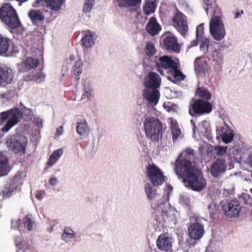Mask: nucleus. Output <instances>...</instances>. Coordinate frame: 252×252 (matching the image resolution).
I'll use <instances>...</instances> for the list:
<instances>
[{"label": "nucleus", "instance_id": "6", "mask_svg": "<svg viewBox=\"0 0 252 252\" xmlns=\"http://www.w3.org/2000/svg\"><path fill=\"white\" fill-rule=\"evenodd\" d=\"M23 117L22 112L18 108H14L0 113V124L8 119L1 129L3 132H8L13 126L17 124Z\"/></svg>", "mask_w": 252, "mask_h": 252}, {"label": "nucleus", "instance_id": "12", "mask_svg": "<svg viewBox=\"0 0 252 252\" xmlns=\"http://www.w3.org/2000/svg\"><path fill=\"white\" fill-rule=\"evenodd\" d=\"M227 167L226 160L222 158H219L212 163L209 169V171L214 178L219 179L225 173Z\"/></svg>", "mask_w": 252, "mask_h": 252}, {"label": "nucleus", "instance_id": "32", "mask_svg": "<svg viewBox=\"0 0 252 252\" xmlns=\"http://www.w3.org/2000/svg\"><path fill=\"white\" fill-rule=\"evenodd\" d=\"M94 33L93 32L87 31L82 39L83 45L86 48L91 47L94 43Z\"/></svg>", "mask_w": 252, "mask_h": 252}, {"label": "nucleus", "instance_id": "63", "mask_svg": "<svg viewBox=\"0 0 252 252\" xmlns=\"http://www.w3.org/2000/svg\"><path fill=\"white\" fill-rule=\"evenodd\" d=\"M18 52V50L17 48L16 47H14L11 51V54L12 55H13V54L17 53Z\"/></svg>", "mask_w": 252, "mask_h": 252}, {"label": "nucleus", "instance_id": "47", "mask_svg": "<svg viewBox=\"0 0 252 252\" xmlns=\"http://www.w3.org/2000/svg\"><path fill=\"white\" fill-rule=\"evenodd\" d=\"M214 150L217 156H222L228 152L227 146H215Z\"/></svg>", "mask_w": 252, "mask_h": 252}, {"label": "nucleus", "instance_id": "30", "mask_svg": "<svg viewBox=\"0 0 252 252\" xmlns=\"http://www.w3.org/2000/svg\"><path fill=\"white\" fill-rule=\"evenodd\" d=\"M195 95L198 97L197 99L208 101L212 97L211 92L204 87H198L195 92Z\"/></svg>", "mask_w": 252, "mask_h": 252}, {"label": "nucleus", "instance_id": "24", "mask_svg": "<svg viewBox=\"0 0 252 252\" xmlns=\"http://www.w3.org/2000/svg\"><path fill=\"white\" fill-rule=\"evenodd\" d=\"M201 57H197L194 61V67L196 73L200 75L208 72L209 66L206 62L200 61Z\"/></svg>", "mask_w": 252, "mask_h": 252}, {"label": "nucleus", "instance_id": "35", "mask_svg": "<svg viewBox=\"0 0 252 252\" xmlns=\"http://www.w3.org/2000/svg\"><path fill=\"white\" fill-rule=\"evenodd\" d=\"M15 241L18 250L17 252H32L31 247L25 241L21 240L20 237H16Z\"/></svg>", "mask_w": 252, "mask_h": 252}, {"label": "nucleus", "instance_id": "29", "mask_svg": "<svg viewBox=\"0 0 252 252\" xmlns=\"http://www.w3.org/2000/svg\"><path fill=\"white\" fill-rule=\"evenodd\" d=\"M170 128L173 142L177 141L183 137V135L181 130L179 127L176 122L171 121Z\"/></svg>", "mask_w": 252, "mask_h": 252}, {"label": "nucleus", "instance_id": "64", "mask_svg": "<svg viewBox=\"0 0 252 252\" xmlns=\"http://www.w3.org/2000/svg\"><path fill=\"white\" fill-rule=\"evenodd\" d=\"M243 13V10H241V12H237L235 15V16H234V18L235 19L238 18L239 17V16H240L241 14H242Z\"/></svg>", "mask_w": 252, "mask_h": 252}, {"label": "nucleus", "instance_id": "10", "mask_svg": "<svg viewBox=\"0 0 252 252\" xmlns=\"http://www.w3.org/2000/svg\"><path fill=\"white\" fill-rule=\"evenodd\" d=\"M146 175L154 186H158L163 184L164 176L162 171L155 164H148L146 169Z\"/></svg>", "mask_w": 252, "mask_h": 252}, {"label": "nucleus", "instance_id": "60", "mask_svg": "<svg viewBox=\"0 0 252 252\" xmlns=\"http://www.w3.org/2000/svg\"><path fill=\"white\" fill-rule=\"evenodd\" d=\"M35 197L38 200H41L42 198V194L40 192H38L35 194Z\"/></svg>", "mask_w": 252, "mask_h": 252}, {"label": "nucleus", "instance_id": "56", "mask_svg": "<svg viewBox=\"0 0 252 252\" xmlns=\"http://www.w3.org/2000/svg\"><path fill=\"white\" fill-rule=\"evenodd\" d=\"M63 133V126H60L58 127L56 129V135L60 136L62 135Z\"/></svg>", "mask_w": 252, "mask_h": 252}, {"label": "nucleus", "instance_id": "62", "mask_svg": "<svg viewBox=\"0 0 252 252\" xmlns=\"http://www.w3.org/2000/svg\"><path fill=\"white\" fill-rule=\"evenodd\" d=\"M195 244H196V242L195 241H194L192 243H191L189 240L187 241L188 246L189 248H191L192 246H194Z\"/></svg>", "mask_w": 252, "mask_h": 252}, {"label": "nucleus", "instance_id": "28", "mask_svg": "<svg viewBox=\"0 0 252 252\" xmlns=\"http://www.w3.org/2000/svg\"><path fill=\"white\" fill-rule=\"evenodd\" d=\"M28 16L34 24H37V23L43 21L45 19L41 10L31 9L29 12Z\"/></svg>", "mask_w": 252, "mask_h": 252}, {"label": "nucleus", "instance_id": "36", "mask_svg": "<svg viewBox=\"0 0 252 252\" xmlns=\"http://www.w3.org/2000/svg\"><path fill=\"white\" fill-rule=\"evenodd\" d=\"M204 9L206 13V14H208V10H212L214 16H220V9L219 7L215 3L213 4L212 3H210L209 2H205L203 4Z\"/></svg>", "mask_w": 252, "mask_h": 252}, {"label": "nucleus", "instance_id": "53", "mask_svg": "<svg viewBox=\"0 0 252 252\" xmlns=\"http://www.w3.org/2000/svg\"><path fill=\"white\" fill-rule=\"evenodd\" d=\"M47 0H36L32 6L34 7H37L40 5H42L45 3L46 6H47Z\"/></svg>", "mask_w": 252, "mask_h": 252}, {"label": "nucleus", "instance_id": "43", "mask_svg": "<svg viewBox=\"0 0 252 252\" xmlns=\"http://www.w3.org/2000/svg\"><path fill=\"white\" fill-rule=\"evenodd\" d=\"M240 156L241 158V161L246 158V156H249L252 152V148L248 145H240Z\"/></svg>", "mask_w": 252, "mask_h": 252}, {"label": "nucleus", "instance_id": "22", "mask_svg": "<svg viewBox=\"0 0 252 252\" xmlns=\"http://www.w3.org/2000/svg\"><path fill=\"white\" fill-rule=\"evenodd\" d=\"M240 145H235L229 148L227 153V156L231 162H236L240 163L241 162V158L240 156Z\"/></svg>", "mask_w": 252, "mask_h": 252}, {"label": "nucleus", "instance_id": "50", "mask_svg": "<svg viewBox=\"0 0 252 252\" xmlns=\"http://www.w3.org/2000/svg\"><path fill=\"white\" fill-rule=\"evenodd\" d=\"M243 201L245 204L250 206L252 205V198L248 194H245L243 195L242 198Z\"/></svg>", "mask_w": 252, "mask_h": 252}, {"label": "nucleus", "instance_id": "55", "mask_svg": "<svg viewBox=\"0 0 252 252\" xmlns=\"http://www.w3.org/2000/svg\"><path fill=\"white\" fill-rule=\"evenodd\" d=\"M49 183L51 186H55L58 183L57 179L55 177H52L50 179Z\"/></svg>", "mask_w": 252, "mask_h": 252}, {"label": "nucleus", "instance_id": "59", "mask_svg": "<svg viewBox=\"0 0 252 252\" xmlns=\"http://www.w3.org/2000/svg\"><path fill=\"white\" fill-rule=\"evenodd\" d=\"M0 97L1 98H5L6 100H8V97H9V95L7 93L1 94H0Z\"/></svg>", "mask_w": 252, "mask_h": 252}, {"label": "nucleus", "instance_id": "39", "mask_svg": "<svg viewBox=\"0 0 252 252\" xmlns=\"http://www.w3.org/2000/svg\"><path fill=\"white\" fill-rule=\"evenodd\" d=\"M63 154V150L61 148L55 150L50 156L48 165L52 166Z\"/></svg>", "mask_w": 252, "mask_h": 252}, {"label": "nucleus", "instance_id": "37", "mask_svg": "<svg viewBox=\"0 0 252 252\" xmlns=\"http://www.w3.org/2000/svg\"><path fill=\"white\" fill-rule=\"evenodd\" d=\"M142 0H117L118 6L120 7H135L141 2Z\"/></svg>", "mask_w": 252, "mask_h": 252}, {"label": "nucleus", "instance_id": "7", "mask_svg": "<svg viewBox=\"0 0 252 252\" xmlns=\"http://www.w3.org/2000/svg\"><path fill=\"white\" fill-rule=\"evenodd\" d=\"M27 138L22 135H13L6 141L8 148L16 154L22 155L26 152Z\"/></svg>", "mask_w": 252, "mask_h": 252}, {"label": "nucleus", "instance_id": "51", "mask_svg": "<svg viewBox=\"0 0 252 252\" xmlns=\"http://www.w3.org/2000/svg\"><path fill=\"white\" fill-rule=\"evenodd\" d=\"M183 155V156L186 157H189L190 156H193L194 151L191 149H186L184 152L181 154Z\"/></svg>", "mask_w": 252, "mask_h": 252}, {"label": "nucleus", "instance_id": "14", "mask_svg": "<svg viewBox=\"0 0 252 252\" xmlns=\"http://www.w3.org/2000/svg\"><path fill=\"white\" fill-rule=\"evenodd\" d=\"M173 25L177 31L185 35L188 32L187 17L180 12H177L172 18Z\"/></svg>", "mask_w": 252, "mask_h": 252}, {"label": "nucleus", "instance_id": "25", "mask_svg": "<svg viewBox=\"0 0 252 252\" xmlns=\"http://www.w3.org/2000/svg\"><path fill=\"white\" fill-rule=\"evenodd\" d=\"M161 30V26L158 23L155 18L150 19L146 26L147 32L152 35H156Z\"/></svg>", "mask_w": 252, "mask_h": 252}, {"label": "nucleus", "instance_id": "15", "mask_svg": "<svg viewBox=\"0 0 252 252\" xmlns=\"http://www.w3.org/2000/svg\"><path fill=\"white\" fill-rule=\"evenodd\" d=\"M173 240L168 234H161L156 241L157 248L161 251L171 252Z\"/></svg>", "mask_w": 252, "mask_h": 252}, {"label": "nucleus", "instance_id": "44", "mask_svg": "<svg viewBox=\"0 0 252 252\" xmlns=\"http://www.w3.org/2000/svg\"><path fill=\"white\" fill-rule=\"evenodd\" d=\"M209 42V38L205 37H201L199 48L200 51L203 55L206 54L208 52Z\"/></svg>", "mask_w": 252, "mask_h": 252}, {"label": "nucleus", "instance_id": "18", "mask_svg": "<svg viewBox=\"0 0 252 252\" xmlns=\"http://www.w3.org/2000/svg\"><path fill=\"white\" fill-rule=\"evenodd\" d=\"M163 45L165 48L169 51L175 53H179L180 51V46L175 36L172 35L166 36L163 40Z\"/></svg>", "mask_w": 252, "mask_h": 252}, {"label": "nucleus", "instance_id": "48", "mask_svg": "<svg viewBox=\"0 0 252 252\" xmlns=\"http://www.w3.org/2000/svg\"><path fill=\"white\" fill-rule=\"evenodd\" d=\"M94 0H86L83 6L84 12L88 13L91 11Z\"/></svg>", "mask_w": 252, "mask_h": 252}, {"label": "nucleus", "instance_id": "33", "mask_svg": "<svg viewBox=\"0 0 252 252\" xmlns=\"http://www.w3.org/2000/svg\"><path fill=\"white\" fill-rule=\"evenodd\" d=\"M8 160L1 153H0V177L6 176L9 172L8 169Z\"/></svg>", "mask_w": 252, "mask_h": 252}, {"label": "nucleus", "instance_id": "58", "mask_svg": "<svg viewBox=\"0 0 252 252\" xmlns=\"http://www.w3.org/2000/svg\"><path fill=\"white\" fill-rule=\"evenodd\" d=\"M198 42L197 39L193 40L191 42L190 44L189 45V48L196 46L198 45Z\"/></svg>", "mask_w": 252, "mask_h": 252}, {"label": "nucleus", "instance_id": "41", "mask_svg": "<svg viewBox=\"0 0 252 252\" xmlns=\"http://www.w3.org/2000/svg\"><path fill=\"white\" fill-rule=\"evenodd\" d=\"M156 8V3L152 1L147 0L143 6V12L148 15L153 13Z\"/></svg>", "mask_w": 252, "mask_h": 252}, {"label": "nucleus", "instance_id": "9", "mask_svg": "<svg viewBox=\"0 0 252 252\" xmlns=\"http://www.w3.org/2000/svg\"><path fill=\"white\" fill-rule=\"evenodd\" d=\"M213 109L212 105L209 101L202 99H195L190 105L189 114L194 117H197L204 114H209Z\"/></svg>", "mask_w": 252, "mask_h": 252}, {"label": "nucleus", "instance_id": "46", "mask_svg": "<svg viewBox=\"0 0 252 252\" xmlns=\"http://www.w3.org/2000/svg\"><path fill=\"white\" fill-rule=\"evenodd\" d=\"M145 52L149 57L153 56L156 52L155 46L151 42H148L145 48Z\"/></svg>", "mask_w": 252, "mask_h": 252}, {"label": "nucleus", "instance_id": "17", "mask_svg": "<svg viewBox=\"0 0 252 252\" xmlns=\"http://www.w3.org/2000/svg\"><path fill=\"white\" fill-rule=\"evenodd\" d=\"M188 234L191 240H199L204 235V227L199 223H192L188 228Z\"/></svg>", "mask_w": 252, "mask_h": 252}, {"label": "nucleus", "instance_id": "45", "mask_svg": "<svg viewBox=\"0 0 252 252\" xmlns=\"http://www.w3.org/2000/svg\"><path fill=\"white\" fill-rule=\"evenodd\" d=\"M198 131L200 132L205 133L206 134H209L210 131V126L209 122L208 121L204 120L198 126Z\"/></svg>", "mask_w": 252, "mask_h": 252}, {"label": "nucleus", "instance_id": "38", "mask_svg": "<svg viewBox=\"0 0 252 252\" xmlns=\"http://www.w3.org/2000/svg\"><path fill=\"white\" fill-rule=\"evenodd\" d=\"M9 38L4 37L0 34V56L5 54L9 48Z\"/></svg>", "mask_w": 252, "mask_h": 252}, {"label": "nucleus", "instance_id": "57", "mask_svg": "<svg viewBox=\"0 0 252 252\" xmlns=\"http://www.w3.org/2000/svg\"><path fill=\"white\" fill-rule=\"evenodd\" d=\"M247 162L248 164L252 167V152L249 155L247 158Z\"/></svg>", "mask_w": 252, "mask_h": 252}, {"label": "nucleus", "instance_id": "52", "mask_svg": "<svg viewBox=\"0 0 252 252\" xmlns=\"http://www.w3.org/2000/svg\"><path fill=\"white\" fill-rule=\"evenodd\" d=\"M203 24H201L199 25L196 28V34L197 38H199V36H200L201 38V35L203 32Z\"/></svg>", "mask_w": 252, "mask_h": 252}, {"label": "nucleus", "instance_id": "26", "mask_svg": "<svg viewBox=\"0 0 252 252\" xmlns=\"http://www.w3.org/2000/svg\"><path fill=\"white\" fill-rule=\"evenodd\" d=\"M82 85L83 86L84 93L81 96L82 99L88 98L91 100L93 97V89L91 86L90 81L86 78L83 81Z\"/></svg>", "mask_w": 252, "mask_h": 252}, {"label": "nucleus", "instance_id": "8", "mask_svg": "<svg viewBox=\"0 0 252 252\" xmlns=\"http://www.w3.org/2000/svg\"><path fill=\"white\" fill-rule=\"evenodd\" d=\"M210 32L214 39L222 40L226 35L224 25L219 16H213L209 24Z\"/></svg>", "mask_w": 252, "mask_h": 252}, {"label": "nucleus", "instance_id": "1", "mask_svg": "<svg viewBox=\"0 0 252 252\" xmlns=\"http://www.w3.org/2000/svg\"><path fill=\"white\" fill-rule=\"evenodd\" d=\"M174 170L178 178H182L186 187L196 191H200L206 188L207 182L202 172L193 166L189 160L186 158L177 159Z\"/></svg>", "mask_w": 252, "mask_h": 252}, {"label": "nucleus", "instance_id": "27", "mask_svg": "<svg viewBox=\"0 0 252 252\" xmlns=\"http://www.w3.org/2000/svg\"><path fill=\"white\" fill-rule=\"evenodd\" d=\"M46 7L51 10V14L59 13L64 0H47Z\"/></svg>", "mask_w": 252, "mask_h": 252}, {"label": "nucleus", "instance_id": "61", "mask_svg": "<svg viewBox=\"0 0 252 252\" xmlns=\"http://www.w3.org/2000/svg\"><path fill=\"white\" fill-rule=\"evenodd\" d=\"M190 123H191V125L193 126V133H195V131L196 130V127L195 123L193 122V121L192 120H191L190 121Z\"/></svg>", "mask_w": 252, "mask_h": 252}, {"label": "nucleus", "instance_id": "13", "mask_svg": "<svg viewBox=\"0 0 252 252\" xmlns=\"http://www.w3.org/2000/svg\"><path fill=\"white\" fill-rule=\"evenodd\" d=\"M241 207L236 199L226 201L222 205V210L226 216L230 218L239 216Z\"/></svg>", "mask_w": 252, "mask_h": 252}, {"label": "nucleus", "instance_id": "34", "mask_svg": "<svg viewBox=\"0 0 252 252\" xmlns=\"http://www.w3.org/2000/svg\"><path fill=\"white\" fill-rule=\"evenodd\" d=\"M76 233L69 227L66 226L64 228L62 234V239L65 243H69L76 236Z\"/></svg>", "mask_w": 252, "mask_h": 252}, {"label": "nucleus", "instance_id": "19", "mask_svg": "<svg viewBox=\"0 0 252 252\" xmlns=\"http://www.w3.org/2000/svg\"><path fill=\"white\" fill-rule=\"evenodd\" d=\"M216 131L225 143H230L234 138V135L233 132L228 129L227 126H218L217 127Z\"/></svg>", "mask_w": 252, "mask_h": 252}, {"label": "nucleus", "instance_id": "40", "mask_svg": "<svg viewBox=\"0 0 252 252\" xmlns=\"http://www.w3.org/2000/svg\"><path fill=\"white\" fill-rule=\"evenodd\" d=\"M76 130L80 135H84L87 134L89 131V126L85 121L77 123Z\"/></svg>", "mask_w": 252, "mask_h": 252}, {"label": "nucleus", "instance_id": "2", "mask_svg": "<svg viewBox=\"0 0 252 252\" xmlns=\"http://www.w3.org/2000/svg\"><path fill=\"white\" fill-rule=\"evenodd\" d=\"M161 80L158 74L154 72H149L144 78L143 84L146 89L143 94L151 106H155L158 102L159 92L158 88L160 86Z\"/></svg>", "mask_w": 252, "mask_h": 252}, {"label": "nucleus", "instance_id": "20", "mask_svg": "<svg viewBox=\"0 0 252 252\" xmlns=\"http://www.w3.org/2000/svg\"><path fill=\"white\" fill-rule=\"evenodd\" d=\"M39 63V61L37 59L32 58H28L21 64H19V70L20 72H25L27 70L34 69L38 66Z\"/></svg>", "mask_w": 252, "mask_h": 252}, {"label": "nucleus", "instance_id": "3", "mask_svg": "<svg viewBox=\"0 0 252 252\" xmlns=\"http://www.w3.org/2000/svg\"><path fill=\"white\" fill-rule=\"evenodd\" d=\"M153 186L149 183L145 184L144 190L146 196L151 203V207L155 211L156 215L165 217L167 216L170 210L168 201L165 197H161Z\"/></svg>", "mask_w": 252, "mask_h": 252}, {"label": "nucleus", "instance_id": "11", "mask_svg": "<svg viewBox=\"0 0 252 252\" xmlns=\"http://www.w3.org/2000/svg\"><path fill=\"white\" fill-rule=\"evenodd\" d=\"M154 62L157 67H158V71L162 75H164V71H167V72L168 73L172 68L175 67L177 64L175 61L168 56H163L158 58L156 56Z\"/></svg>", "mask_w": 252, "mask_h": 252}, {"label": "nucleus", "instance_id": "16", "mask_svg": "<svg viewBox=\"0 0 252 252\" xmlns=\"http://www.w3.org/2000/svg\"><path fill=\"white\" fill-rule=\"evenodd\" d=\"M14 77V72L10 68L0 65V87H5L11 83Z\"/></svg>", "mask_w": 252, "mask_h": 252}, {"label": "nucleus", "instance_id": "49", "mask_svg": "<svg viewBox=\"0 0 252 252\" xmlns=\"http://www.w3.org/2000/svg\"><path fill=\"white\" fill-rule=\"evenodd\" d=\"M45 74L42 72H39L32 77V79L37 83H41L44 81Z\"/></svg>", "mask_w": 252, "mask_h": 252}, {"label": "nucleus", "instance_id": "23", "mask_svg": "<svg viewBox=\"0 0 252 252\" xmlns=\"http://www.w3.org/2000/svg\"><path fill=\"white\" fill-rule=\"evenodd\" d=\"M179 66L177 63L176 64L175 67L172 68L169 72H170V75L167 76L168 80L174 83L184 80L186 78V75H184L179 69Z\"/></svg>", "mask_w": 252, "mask_h": 252}, {"label": "nucleus", "instance_id": "21", "mask_svg": "<svg viewBox=\"0 0 252 252\" xmlns=\"http://www.w3.org/2000/svg\"><path fill=\"white\" fill-rule=\"evenodd\" d=\"M18 186V177L15 176L11 181L9 184H6L4 189L2 192V195L4 198L9 197L12 193L15 192Z\"/></svg>", "mask_w": 252, "mask_h": 252}, {"label": "nucleus", "instance_id": "5", "mask_svg": "<svg viewBox=\"0 0 252 252\" xmlns=\"http://www.w3.org/2000/svg\"><path fill=\"white\" fill-rule=\"evenodd\" d=\"M0 18L11 29L20 27L21 23L15 10L9 3L3 5L0 9Z\"/></svg>", "mask_w": 252, "mask_h": 252}, {"label": "nucleus", "instance_id": "54", "mask_svg": "<svg viewBox=\"0 0 252 252\" xmlns=\"http://www.w3.org/2000/svg\"><path fill=\"white\" fill-rule=\"evenodd\" d=\"M34 123L38 127H42L43 126V120L42 119L37 118L35 119L33 121Z\"/></svg>", "mask_w": 252, "mask_h": 252}, {"label": "nucleus", "instance_id": "4", "mask_svg": "<svg viewBox=\"0 0 252 252\" xmlns=\"http://www.w3.org/2000/svg\"><path fill=\"white\" fill-rule=\"evenodd\" d=\"M146 137L153 141L157 142L162 135V124L157 118L147 117L144 122Z\"/></svg>", "mask_w": 252, "mask_h": 252}, {"label": "nucleus", "instance_id": "42", "mask_svg": "<svg viewBox=\"0 0 252 252\" xmlns=\"http://www.w3.org/2000/svg\"><path fill=\"white\" fill-rule=\"evenodd\" d=\"M24 225L29 231H31L35 228V223L32 215H27L24 218Z\"/></svg>", "mask_w": 252, "mask_h": 252}, {"label": "nucleus", "instance_id": "31", "mask_svg": "<svg viewBox=\"0 0 252 252\" xmlns=\"http://www.w3.org/2000/svg\"><path fill=\"white\" fill-rule=\"evenodd\" d=\"M83 62L81 60H77L71 69L72 75L74 77L75 80L78 81L82 72Z\"/></svg>", "mask_w": 252, "mask_h": 252}]
</instances>
